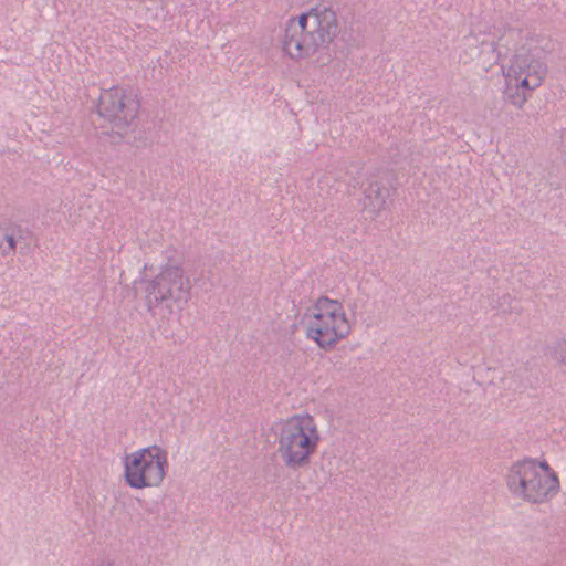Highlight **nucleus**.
Segmentation results:
<instances>
[{"label":"nucleus","instance_id":"obj_1","mask_svg":"<svg viewBox=\"0 0 566 566\" xmlns=\"http://www.w3.org/2000/svg\"><path fill=\"white\" fill-rule=\"evenodd\" d=\"M338 33L335 11L317 6L287 20L281 46L290 59L301 61L328 48Z\"/></svg>","mask_w":566,"mask_h":566},{"label":"nucleus","instance_id":"obj_2","mask_svg":"<svg viewBox=\"0 0 566 566\" xmlns=\"http://www.w3.org/2000/svg\"><path fill=\"white\" fill-rule=\"evenodd\" d=\"M277 453L289 469H300L310 463L316 453L321 432L316 419L307 413H294L279 424Z\"/></svg>","mask_w":566,"mask_h":566},{"label":"nucleus","instance_id":"obj_3","mask_svg":"<svg viewBox=\"0 0 566 566\" xmlns=\"http://www.w3.org/2000/svg\"><path fill=\"white\" fill-rule=\"evenodd\" d=\"M307 339L324 350L333 349L352 331L344 305L329 297H319L303 317Z\"/></svg>","mask_w":566,"mask_h":566},{"label":"nucleus","instance_id":"obj_4","mask_svg":"<svg viewBox=\"0 0 566 566\" xmlns=\"http://www.w3.org/2000/svg\"><path fill=\"white\" fill-rule=\"evenodd\" d=\"M507 486L522 500L543 503L558 493L560 482L556 471L546 460L524 459L511 467Z\"/></svg>","mask_w":566,"mask_h":566},{"label":"nucleus","instance_id":"obj_5","mask_svg":"<svg viewBox=\"0 0 566 566\" xmlns=\"http://www.w3.org/2000/svg\"><path fill=\"white\" fill-rule=\"evenodd\" d=\"M545 75L544 63L531 51H516L504 69L507 97L513 104L522 106L528 93L542 85Z\"/></svg>","mask_w":566,"mask_h":566},{"label":"nucleus","instance_id":"obj_6","mask_svg":"<svg viewBox=\"0 0 566 566\" xmlns=\"http://www.w3.org/2000/svg\"><path fill=\"white\" fill-rule=\"evenodd\" d=\"M137 106L138 102L127 98L122 88L114 87L101 94L97 109L99 116L114 124L118 134L126 135L137 126Z\"/></svg>","mask_w":566,"mask_h":566},{"label":"nucleus","instance_id":"obj_7","mask_svg":"<svg viewBox=\"0 0 566 566\" xmlns=\"http://www.w3.org/2000/svg\"><path fill=\"white\" fill-rule=\"evenodd\" d=\"M191 289L190 280L179 266L165 268L148 286V297L155 301H186Z\"/></svg>","mask_w":566,"mask_h":566},{"label":"nucleus","instance_id":"obj_8","mask_svg":"<svg viewBox=\"0 0 566 566\" xmlns=\"http://www.w3.org/2000/svg\"><path fill=\"white\" fill-rule=\"evenodd\" d=\"M168 468L167 452L153 446L144 449V488L159 485Z\"/></svg>","mask_w":566,"mask_h":566},{"label":"nucleus","instance_id":"obj_9","mask_svg":"<svg viewBox=\"0 0 566 566\" xmlns=\"http://www.w3.org/2000/svg\"><path fill=\"white\" fill-rule=\"evenodd\" d=\"M123 463L127 484L135 489H142V449L126 454Z\"/></svg>","mask_w":566,"mask_h":566},{"label":"nucleus","instance_id":"obj_10","mask_svg":"<svg viewBox=\"0 0 566 566\" xmlns=\"http://www.w3.org/2000/svg\"><path fill=\"white\" fill-rule=\"evenodd\" d=\"M15 251V240L13 235L0 228V254L11 255Z\"/></svg>","mask_w":566,"mask_h":566},{"label":"nucleus","instance_id":"obj_11","mask_svg":"<svg viewBox=\"0 0 566 566\" xmlns=\"http://www.w3.org/2000/svg\"><path fill=\"white\" fill-rule=\"evenodd\" d=\"M555 358L566 365V340L557 345L555 350Z\"/></svg>","mask_w":566,"mask_h":566},{"label":"nucleus","instance_id":"obj_12","mask_svg":"<svg viewBox=\"0 0 566 566\" xmlns=\"http://www.w3.org/2000/svg\"><path fill=\"white\" fill-rule=\"evenodd\" d=\"M92 566H114V563L107 558L97 559Z\"/></svg>","mask_w":566,"mask_h":566}]
</instances>
